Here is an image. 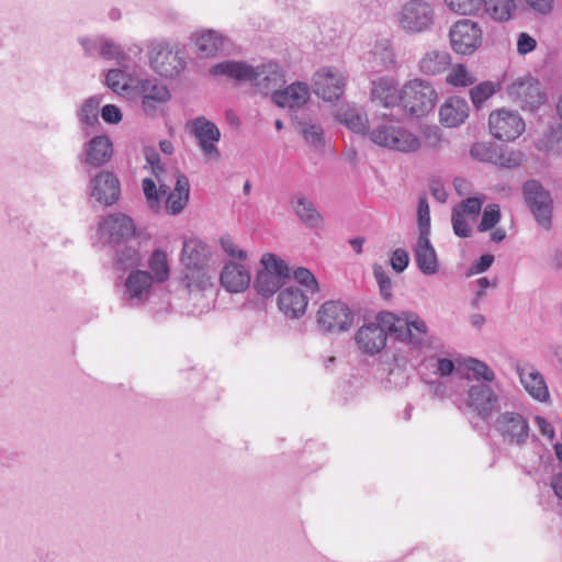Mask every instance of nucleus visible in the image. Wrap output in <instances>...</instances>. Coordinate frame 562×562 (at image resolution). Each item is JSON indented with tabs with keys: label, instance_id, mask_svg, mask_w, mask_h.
I'll list each match as a JSON object with an SVG mask.
<instances>
[{
	"label": "nucleus",
	"instance_id": "30",
	"mask_svg": "<svg viewBox=\"0 0 562 562\" xmlns=\"http://www.w3.org/2000/svg\"><path fill=\"white\" fill-rule=\"evenodd\" d=\"M209 257L207 246L200 239L191 238L183 243L181 262L184 269L205 267Z\"/></svg>",
	"mask_w": 562,
	"mask_h": 562
},
{
	"label": "nucleus",
	"instance_id": "13",
	"mask_svg": "<svg viewBox=\"0 0 562 562\" xmlns=\"http://www.w3.org/2000/svg\"><path fill=\"white\" fill-rule=\"evenodd\" d=\"M100 238L111 247L126 244L135 235L133 220L124 213L110 214L99 224Z\"/></svg>",
	"mask_w": 562,
	"mask_h": 562
},
{
	"label": "nucleus",
	"instance_id": "4",
	"mask_svg": "<svg viewBox=\"0 0 562 562\" xmlns=\"http://www.w3.org/2000/svg\"><path fill=\"white\" fill-rule=\"evenodd\" d=\"M435 9L425 0L406 1L397 13L398 26L409 35L428 32L435 24Z\"/></svg>",
	"mask_w": 562,
	"mask_h": 562
},
{
	"label": "nucleus",
	"instance_id": "16",
	"mask_svg": "<svg viewBox=\"0 0 562 562\" xmlns=\"http://www.w3.org/2000/svg\"><path fill=\"white\" fill-rule=\"evenodd\" d=\"M90 196L100 204L111 206L115 204L121 196V184L117 176L108 170H101L89 175Z\"/></svg>",
	"mask_w": 562,
	"mask_h": 562
},
{
	"label": "nucleus",
	"instance_id": "38",
	"mask_svg": "<svg viewBox=\"0 0 562 562\" xmlns=\"http://www.w3.org/2000/svg\"><path fill=\"white\" fill-rule=\"evenodd\" d=\"M101 98L92 95L83 101L78 110L77 116L83 128L94 127L100 124L99 122V106Z\"/></svg>",
	"mask_w": 562,
	"mask_h": 562
},
{
	"label": "nucleus",
	"instance_id": "57",
	"mask_svg": "<svg viewBox=\"0 0 562 562\" xmlns=\"http://www.w3.org/2000/svg\"><path fill=\"white\" fill-rule=\"evenodd\" d=\"M102 119L110 124H117L122 121L121 110L114 104H106L101 110Z\"/></svg>",
	"mask_w": 562,
	"mask_h": 562
},
{
	"label": "nucleus",
	"instance_id": "27",
	"mask_svg": "<svg viewBox=\"0 0 562 562\" xmlns=\"http://www.w3.org/2000/svg\"><path fill=\"white\" fill-rule=\"evenodd\" d=\"M307 296L295 286L285 288L278 296V306L290 318H299L305 313Z\"/></svg>",
	"mask_w": 562,
	"mask_h": 562
},
{
	"label": "nucleus",
	"instance_id": "58",
	"mask_svg": "<svg viewBox=\"0 0 562 562\" xmlns=\"http://www.w3.org/2000/svg\"><path fill=\"white\" fill-rule=\"evenodd\" d=\"M526 4L538 14H549L553 9L554 0H524Z\"/></svg>",
	"mask_w": 562,
	"mask_h": 562
},
{
	"label": "nucleus",
	"instance_id": "49",
	"mask_svg": "<svg viewBox=\"0 0 562 562\" xmlns=\"http://www.w3.org/2000/svg\"><path fill=\"white\" fill-rule=\"evenodd\" d=\"M451 223L453 232L457 236L461 238H468L471 236L472 229L469 226L465 220V215H463V212H461V210H452Z\"/></svg>",
	"mask_w": 562,
	"mask_h": 562
},
{
	"label": "nucleus",
	"instance_id": "40",
	"mask_svg": "<svg viewBox=\"0 0 562 562\" xmlns=\"http://www.w3.org/2000/svg\"><path fill=\"white\" fill-rule=\"evenodd\" d=\"M148 267L151 271L153 280L162 283L170 277V268L168 263L167 255L161 249L153 251L148 260Z\"/></svg>",
	"mask_w": 562,
	"mask_h": 562
},
{
	"label": "nucleus",
	"instance_id": "8",
	"mask_svg": "<svg viewBox=\"0 0 562 562\" xmlns=\"http://www.w3.org/2000/svg\"><path fill=\"white\" fill-rule=\"evenodd\" d=\"M525 202L537 221L546 231L552 227L553 200L550 192L537 180H528L522 186Z\"/></svg>",
	"mask_w": 562,
	"mask_h": 562
},
{
	"label": "nucleus",
	"instance_id": "3",
	"mask_svg": "<svg viewBox=\"0 0 562 562\" xmlns=\"http://www.w3.org/2000/svg\"><path fill=\"white\" fill-rule=\"evenodd\" d=\"M372 143L380 147L402 153H415L420 147L419 138L397 121L384 117L369 131Z\"/></svg>",
	"mask_w": 562,
	"mask_h": 562
},
{
	"label": "nucleus",
	"instance_id": "22",
	"mask_svg": "<svg viewBox=\"0 0 562 562\" xmlns=\"http://www.w3.org/2000/svg\"><path fill=\"white\" fill-rule=\"evenodd\" d=\"M371 100L384 108L401 105L402 89L398 90L397 82L392 77H379L371 83Z\"/></svg>",
	"mask_w": 562,
	"mask_h": 562
},
{
	"label": "nucleus",
	"instance_id": "63",
	"mask_svg": "<svg viewBox=\"0 0 562 562\" xmlns=\"http://www.w3.org/2000/svg\"><path fill=\"white\" fill-rule=\"evenodd\" d=\"M429 189H430L432 196L438 202L443 203L447 201L448 193H447L443 184L439 180H431L430 184H429Z\"/></svg>",
	"mask_w": 562,
	"mask_h": 562
},
{
	"label": "nucleus",
	"instance_id": "12",
	"mask_svg": "<svg viewBox=\"0 0 562 562\" xmlns=\"http://www.w3.org/2000/svg\"><path fill=\"white\" fill-rule=\"evenodd\" d=\"M508 98L522 110L533 112L547 100L539 80L532 77L518 78L507 87Z\"/></svg>",
	"mask_w": 562,
	"mask_h": 562
},
{
	"label": "nucleus",
	"instance_id": "56",
	"mask_svg": "<svg viewBox=\"0 0 562 562\" xmlns=\"http://www.w3.org/2000/svg\"><path fill=\"white\" fill-rule=\"evenodd\" d=\"M482 204V199L473 196L462 201L461 204L456 209L461 210V212H463V215H477L481 212Z\"/></svg>",
	"mask_w": 562,
	"mask_h": 562
},
{
	"label": "nucleus",
	"instance_id": "6",
	"mask_svg": "<svg viewBox=\"0 0 562 562\" xmlns=\"http://www.w3.org/2000/svg\"><path fill=\"white\" fill-rule=\"evenodd\" d=\"M263 269L258 271L254 288L263 297L272 296L290 279L288 265L273 254H265L261 258Z\"/></svg>",
	"mask_w": 562,
	"mask_h": 562
},
{
	"label": "nucleus",
	"instance_id": "46",
	"mask_svg": "<svg viewBox=\"0 0 562 562\" xmlns=\"http://www.w3.org/2000/svg\"><path fill=\"white\" fill-rule=\"evenodd\" d=\"M447 5L459 14H477L481 10L482 0H445Z\"/></svg>",
	"mask_w": 562,
	"mask_h": 562
},
{
	"label": "nucleus",
	"instance_id": "37",
	"mask_svg": "<svg viewBox=\"0 0 562 562\" xmlns=\"http://www.w3.org/2000/svg\"><path fill=\"white\" fill-rule=\"evenodd\" d=\"M195 46L200 57H211L223 49V38L216 32L210 30L198 36Z\"/></svg>",
	"mask_w": 562,
	"mask_h": 562
},
{
	"label": "nucleus",
	"instance_id": "33",
	"mask_svg": "<svg viewBox=\"0 0 562 562\" xmlns=\"http://www.w3.org/2000/svg\"><path fill=\"white\" fill-rule=\"evenodd\" d=\"M481 10L495 22H508L515 11V0H482Z\"/></svg>",
	"mask_w": 562,
	"mask_h": 562
},
{
	"label": "nucleus",
	"instance_id": "20",
	"mask_svg": "<svg viewBox=\"0 0 562 562\" xmlns=\"http://www.w3.org/2000/svg\"><path fill=\"white\" fill-rule=\"evenodd\" d=\"M153 282L150 272L139 269L132 270L124 284L126 300L132 305L145 303L150 296Z\"/></svg>",
	"mask_w": 562,
	"mask_h": 562
},
{
	"label": "nucleus",
	"instance_id": "15",
	"mask_svg": "<svg viewBox=\"0 0 562 562\" xmlns=\"http://www.w3.org/2000/svg\"><path fill=\"white\" fill-rule=\"evenodd\" d=\"M150 66L160 76L173 78L186 67V60L179 50H173L168 43H157L150 50Z\"/></svg>",
	"mask_w": 562,
	"mask_h": 562
},
{
	"label": "nucleus",
	"instance_id": "21",
	"mask_svg": "<svg viewBox=\"0 0 562 562\" xmlns=\"http://www.w3.org/2000/svg\"><path fill=\"white\" fill-rule=\"evenodd\" d=\"M136 88L142 95L143 110L150 115L156 112L158 104L170 99L167 86L156 78L139 79Z\"/></svg>",
	"mask_w": 562,
	"mask_h": 562
},
{
	"label": "nucleus",
	"instance_id": "7",
	"mask_svg": "<svg viewBox=\"0 0 562 562\" xmlns=\"http://www.w3.org/2000/svg\"><path fill=\"white\" fill-rule=\"evenodd\" d=\"M493 429L505 445L524 447L531 437L528 419L518 412H503L493 422Z\"/></svg>",
	"mask_w": 562,
	"mask_h": 562
},
{
	"label": "nucleus",
	"instance_id": "17",
	"mask_svg": "<svg viewBox=\"0 0 562 562\" xmlns=\"http://www.w3.org/2000/svg\"><path fill=\"white\" fill-rule=\"evenodd\" d=\"M313 90L325 101L338 100L345 91V78L331 68H322L313 76Z\"/></svg>",
	"mask_w": 562,
	"mask_h": 562
},
{
	"label": "nucleus",
	"instance_id": "29",
	"mask_svg": "<svg viewBox=\"0 0 562 562\" xmlns=\"http://www.w3.org/2000/svg\"><path fill=\"white\" fill-rule=\"evenodd\" d=\"M81 45L87 55L91 56L99 53L105 59H115L119 65H124L126 59L121 47L109 38L99 37L97 40H81Z\"/></svg>",
	"mask_w": 562,
	"mask_h": 562
},
{
	"label": "nucleus",
	"instance_id": "18",
	"mask_svg": "<svg viewBox=\"0 0 562 562\" xmlns=\"http://www.w3.org/2000/svg\"><path fill=\"white\" fill-rule=\"evenodd\" d=\"M468 406L472 407L480 417L487 419L492 412L499 406V395L494 389L484 383L476 382L468 390Z\"/></svg>",
	"mask_w": 562,
	"mask_h": 562
},
{
	"label": "nucleus",
	"instance_id": "47",
	"mask_svg": "<svg viewBox=\"0 0 562 562\" xmlns=\"http://www.w3.org/2000/svg\"><path fill=\"white\" fill-rule=\"evenodd\" d=\"M501 220V210L499 206L495 203L486 205L483 211V215L480 224L477 225V229L480 232H487L492 229Z\"/></svg>",
	"mask_w": 562,
	"mask_h": 562
},
{
	"label": "nucleus",
	"instance_id": "55",
	"mask_svg": "<svg viewBox=\"0 0 562 562\" xmlns=\"http://www.w3.org/2000/svg\"><path fill=\"white\" fill-rule=\"evenodd\" d=\"M221 247L224 250V252L231 257H236L239 259L246 258V251L238 249L235 245L233 238L229 235L222 236L220 239Z\"/></svg>",
	"mask_w": 562,
	"mask_h": 562
},
{
	"label": "nucleus",
	"instance_id": "19",
	"mask_svg": "<svg viewBox=\"0 0 562 562\" xmlns=\"http://www.w3.org/2000/svg\"><path fill=\"white\" fill-rule=\"evenodd\" d=\"M113 156V144L109 136L97 135L85 147L83 164L89 175L92 169H99L109 162Z\"/></svg>",
	"mask_w": 562,
	"mask_h": 562
},
{
	"label": "nucleus",
	"instance_id": "62",
	"mask_svg": "<svg viewBox=\"0 0 562 562\" xmlns=\"http://www.w3.org/2000/svg\"><path fill=\"white\" fill-rule=\"evenodd\" d=\"M555 110L559 123L554 127H552L551 136L555 142L562 143V95L559 98L557 102Z\"/></svg>",
	"mask_w": 562,
	"mask_h": 562
},
{
	"label": "nucleus",
	"instance_id": "32",
	"mask_svg": "<svg viewBox=\"0 0 562 562\" xmlns=\"http://www.w3.org/2000/svg\"><path fill=\"white\" fill-rule=\"evenodd\" d=\"M190 184L184 175L177 176L173 191L168 195L166 207L170 214L177 215L182 212L189 202Z\"/></svg>",
	"mask_w": 562,
	"mask_h": 562
},
{
	"label": "nucleus",
	"instance_id": "51",
	"mask_svg": "<svg viewBox=\"0 0 562 562\" xmlns=\"http://www.w3.org/2000/svg\"><path fill=\"white\" fill-rule=\"evenodd\" d=\"M294 279L311 292L318 291V282L314 274L306 268H297L294 271Z\"/></svg>",
	"mask_w": 562,
	"mask_h": 562
},
{
	"label": "nucleus",
	"instance_id": "11",
	"mask_svg": "<svg viewBox=\"0 0 562 562\" xmlns=\"http://www.w3.org/2000/svg\"><path fill=\"white\" fill-rule=\"evenodd\" d=\"M488 128L494 138L514 142L525 132L526 124L517 111L503 108L491 112Z\"/></svg>",
	"mask_w": 562,
	"mask_h": 562
},
{
	"label": "nucleus",
	"instance_id": "50",
	"mask_svg": "<svg viewBox=\"0 0 562 562\" xmlns=\"http://www.w3.org/2000/svg\"><path fill=\"white\" fill-rule=\"evenodd\" d=\"M373 274L379 284L382 296L384 299H390L392 296V281L384 268L381 265H374Z\"/></svg>",
	"mask_w": 562,
	"mask_h": 562
},
{
	"label": "nucleus",
	"instance_id": "28",
	"mask_svg": "<svg viewBox=\"0 0 562 562\" xmlns=\"http://www.w3.org/2000/svg\"><path fill=\"white\" fill-rule=\"evenodd\" d=\"M517 372L521 384L532 398L539 402H547L550 398L547 383L537 369L518 368Z\"/></svg>",
	"mask_w": 562,
	"mask_h": 562
},
{
	"label": "nucleus",
	"instance_id": "42",
	"mask_svg": "<svg viewBox=\"0 0 562 562\" xmlns=\"http://www.w3.org/2000/svg\"><path fill=\"white\" fill-rule=\"evenodd\" d=\"M499 89V85L493 81H483L470 89V98L473 105L479 110L483 103L494 95Z\"/></svg>",
	"mask_w": 562,
	"mask_h": 562
},
{
	"label": "nucleus",
	"instance_id": "48",
	"mask_svg": "<svg viewBox=\"0 0 562 562\" xmlns=\"http://www.w3.org/2000/svg\"><path fill=\"white\" fill-rule=\"evenodd\" d=\"M465 363L467 368L471 370L477 379H482L485 382H493L495 380L494 371L485 362L469 358Z\"/></svg>",
	"mask_w": 562,
	"mask_h": 562
},
{
	"label": "nucleus",
	"instance_id": "9",
	"mask_svg": "<svg viewBox=\"0 0 562 562\" xmlns=\"http://www.w3.org/2000/svg\"><path fill=\"white\" fill-rule=\"evenodd\" d=\"M449 41L454 53L472 55L482 45V27L470 19H461L450 26Z\"/></svg>",
	"mask_w": 562,
	"mask_h": 562
},
{
	"label": "nucleus",
	"instance_id": "52",
	"mask_svg": "<svg viewBox=\"0 0 562 562\" xmlns=\"http://www.w3.org/2000/svg\"><path fill=\"white\" fill-rule=\"evenodd\" d=\"M390 261L392 269L397 273H401L407 268L409 263L408 252L404 248H397L392 252Z\"/></svg>",
	"mask_w": 562,
	"mask_h": 562
},
{
	"label": "nucleus",
	"instance_id": "23",
	"mask_svg": "<svg viewBox=\"0 0 562 562\" xmlns=\"http://www.w3.org/2000/svg\"><path fill=\"white\" fill-rule=\"evenodd\" d=\"M310 95L311 93L307 83L296 81L282 90L274 91L271 99L280 108L295 110L306 104L310 100Z\"/></svg>",
	"mask_w": 562,
	"mask_h": 562
},
{
	"label": "nucleus",
	"instance_id": "36",
	"mask_svg": "<svg viewBox=\"0 0 562 562\" xmlns=\"http://www.w3.org/2000/svg\"><path fill=\"white\" fill-rule=\"evenodd\" d=\"M115 248L116 251L113 262L115 269L126 271L137 268L140 265L142 257L137 247L123 244Z\"/></svg>",
	"mask_w": 562,
	"mask_h": 562
},
{
	"label": "nucleus",
	"instance_id": "14",
	"mask_svg": "<svg viewBox=\"0 0 562 562\" xmlns=\"http://www.w3.org/2000/svg\"><path fill=\"white\" fill-rule=\"evenodd\" d=\"M187 130L196 138L206 158L214 160L220 159L221 153L216 147V143L221 138V132L213 122L205 116H198L187 123Z\"/></svg>",
	"mask_w": 562,
	"mask_h": 562
},
{
	"label": "nucleus",
	"instance_id": "60",
	"mask_svg": "<svg viewBox=\"0 0 562 562\" xmlns=\"http://www.w3.org/2000/svg\"><path fill=\"white\" fill-rule=\"evenodd\" d=\"M144 194L146 199L151 203H158L159 196H158V190L156 187V183L150 178H145L142 183Z\"/></svg>",
	"mask_w": 562,
	"mask_h": 562
},
{
	"label": "nucleus",
	"instance_id": "53",
	"mask_svg": "<svg viewBox=\"0 0 562 562\" xmlns=\"http://www.w3.org/2000/svg\"><path fill=\"white\" fill-rule=\"evenodd\" d=\"M124 79V74L121 69H111L106 74L105 82L109 88H111L113 91L117 92L120 90H126L127 83L122 82Z\"/></svg>",
	"mask_w": 562,
	"mask_h": 562
},
{
	"label": "nucleus",
	"instance_id": "39",
	"mask_svg": "<svg viewBox=\"0 0 562 562\" xmlns=\"http://www.w3.org/2000/svg\"><path fill=\"white\" fill-rule=\"evenodd\" d=\"M338 120L355 133L364 134L369 132L368 117L366 113L357 109H346L337 115Z\"/></svg>",
	"mask_w": 562,
	"mask_h": 562
},
{
	"label": "nucleus",
	"instance_id": "59",
	"mask_svg": "<svg viewBox=\"0 0 562 562\" xmlns=\"http://www.w3.org/2000/svg\"><path fill=\"white\" fill-rule=\"evenodd\" d=\"M493 262H494L493 255H491V254L482 255L479 258V260H476L475 262L472 263L470 271H471V273H483L487 269H490V267L493 265Z\"/></svg>",
	"mask_w": 562,
	"mask_h": 562
},
{
	"label": "nucleus",
	"instance_id": "25",
	"mask_svg": "<svg viewBox=\"0 0 562 562\" xmlns=\"http://www.w3.org/2000/svg\"><path fill=\"white\" fill-rule=\"evenodd\" d=\"M222 286L231 293L244 292L250 283V273L245 266L236 262H227L221 272Z\"/></svg>",
	"mask_w": 562,
	"mask_h": 562
},
{
	"label": "nucleus",
	"instance_id": "34",
	"mask_svg": "<svg viewBox=\"0 0 562 562\" xmlns=\"http://www.w3.org/2000/svg\"><path fill=\"white\" fill-rule=\"evenodd\" d=\"M293 211L301 222L308 227H319L323 223V216L317 211L314 203L307 200L303 194H297L295 196Z\"/></svg>",
	"mask_w": 562,
	"mask_h": 562
},
{
	"label": "nucleus",
	"instance_id": "54",
	"mask_svg": "<svg viewBox=\"0 0 562 562\" xmlns=\"http://www.w3.org/2000/svg\"><path fill=\"white\" fill-rule=\"evenodd\" d=\"M537 47V41L526 32L519 33L517 37V53L519 55H526L535 50Z\"/></svg>",
	"mask_w": 562,
	"mask_h": 562
},
{
	"label": "nucleus",
	"instance_id": "45",
	"mask_svg": "<svg viewBox=\"0 0 562 562\" xmlns=\"http://www.w3.org/2000/svg\"><path fill=\"white\" fill-rule=\"evenodd\" d=\"M474 81L475 78L463 65H457L447 76V82L454 87H468L473 85Z\"/></svg>",
	"mask_w": 562,
	"mask_h": 562
},
{
	"label": "nucleus",
	"instance_id": "24",
	"mask_svg": "<svg viewBox=\"0 0 562 562\" xmlns=\"http://www.w3.org/2000/svg\"><path fill=\"white\" fill-rule=\"evenodd\" d=\"M414 260L419 271L426 276H432L439 270V261L429 235L418 236L413 246Z\"/></svg>",
	"mask_w": 562,
	"mask_h": 562
},
{
	"label": "nucleus",
	"instance_id": "44",
	"mask_svg": "<svg viewBox=\"0 0 562 562\" xmlns=\"http://www.w3.org/2000/svg\"><path fill=\"white\" fill-rule=\"evenodd\" d=\"M418 236L430 235V211L427 198L419 196L417 207Z\"/></svg>",
	"mask_w": 562,
	"mask_h": 562
},
{
	"label": "nucleus",
	"instance_id": "5",
	"mask_svg": "<svg viewBox=\"0 0 562 562\" xmlns=\"http://www.w3.org/2000/svg\"><path fill=\"white\" fill-rule=\"evenodd\" d=\"M437 92L426 80L414 79L402 88L401 105L411 115L424 116L436 105Z\"/></svg>",
	"mask_w": 562,
	"mask_h": 562
},
{
	"label": "nucleus",
	"instance_id": "61",
	"mask_svg": "<svg viewBox=\"0 0 562 562\" xmlns=\"http://www.w3.org/2000/svg\"><path fill=\"white\" fill-rule=\"evenodd\" d=\"M427 383L429 384L430 391L434 394V396L445 398L451 395L449 387L438 378L436 380L428 381Z\"/></svg>",
	"mask_w": 562,
	"mask_h": 562
},
{
	"label": "nucleus",
	"instance_id": "31",
	"mask_svg": "<svg viewBox=\"0 0 562 562\" xmlns=\"http://www.w3.org/2000/svg\"><path fill=\"white\" fill-rule=\"evenodd\" d=\"M451 65V56L445 49L428 50L419 60L418 67L424 75L436 76L445 72Z\"/></svg>",
	"mask_w": 562,
	"mask_h": 562
},
{
	"label": "nucleus",
	"instance_id": "35",
	"mask_svg": "<svg viewBox=\"0 0 562 562\" xmlns=\"http://www.w3.org/2000/svg\"><path fill=\"white\" fill-rule=\"evenodd\" d=\"M181 283L189 292H202L213 284L205 267L186 269Z\"/></svg>",
	"mask_w": 562,
	"mask_h": 562
},
{
	"label": "nucleus",
	"instance_id": "1",
	"mask_svg": "<svg viewBox=\"0 0 562 562\" xmlns=\"http://www.w3.org/2000/svg\"><path fill=\"white\" fill-rule=\"evenodd\" d=\"M387 335L408 345L411 349L419 350L427 344L428 326L413 312L396 315L382 311L378 313L374 322L363 324L357 330L355 339L361 351L375 355L385 347Z\"/></svg>",
	"mask_w": 562,
	"mask_h": 562
},
{
	"label": "nucleus",
	"instance_id": "41",
	"mask_svg": "<svg viewBox=\"0 0 562 562\" xmlns=\"http://www.w3.org/2000/svg\"><path fill=\"white\" fill-rule=\"evenodd\" d=\"M296 130L307 144L314 147L324 146V131L319 124L300 121L296 124Z\"/></svg>",
	"mask_w": 562,
	"mask_h": 562
},
{
	"label": "nucleus",
	"instance_id": "10",
	"mask_svg": "<svg viewBox=\"0 0 562 562\" xmlns=\"http://www.w3.org/2000/svg\"><path fill=\"white\" fill-rule=\"evenodd\" d=\"M353 323V313L341 301H327L317 312V326L322 333H342Z\"/></svg>",
	"mask_w": 562,
	"mask_h": 562
},
{
	"label": "nucleus",
	"instance_id": "26",
	"mask_svg": "<svg viewBox=\"0 0 562 562\" xmlns=\"http://www.w3.org/2000/svg\"><path fill=\"white\" fill-rule=\"evenodd\" d=\"M469 112L470 106L464 98L450 97L440 108V122L447 127H457L467 120Z\"/></svg>",
	"mask_w": 562,
	"mask_h": 562
},
{
	"label": "nucleus",
	"instance_id": "2",
	"mask_svg": "<svg viewBox=\"0 0 562 562\" xmlns=\"http://www.w3.org/2000/svg\"><path fill=\"white\" fill-rule=\"evenodd\" d=\"M214 76H226L237 81L252 82L262 93L279 91L284 83V75L277 63L252 67L244 61L226 60L211 67Z\"/></svg>",
	"mask_w": 562,
	"mask_h": 562
},
{
	"label": "nucleus",
	"instance_id": "64",
	"mask_svg": "<svg viewBox=\"0 0 562 562\" xmlns=\"http://www.w3.org/2000/svg\"><path fill=\"white\" fill-rule=\"evenodd\" d=\"M535 423L538 426L540 432L549 438L552 439L554 437V428L544 417L537 415L535 417Z\"/></svg>",
	"mask_w": 562,
	"mask_h": 562
},
{
	"label": "nucleus",
	"instance_id": "43",
	"mask_svg": "<svg viewBox=\"0 0 562 562\" xmlns=\"http://www.w3.org/2000/svg\"><path fill=\"white\" fill-rule=\"evenodd\" d=\"M420 368L431 369L438 379L452 375L456 371V364L451 359L440 357H429L425 359Z\"/></svg>",
	"mask_w": 562,
	"mask_h": 562
}]
</instances>
